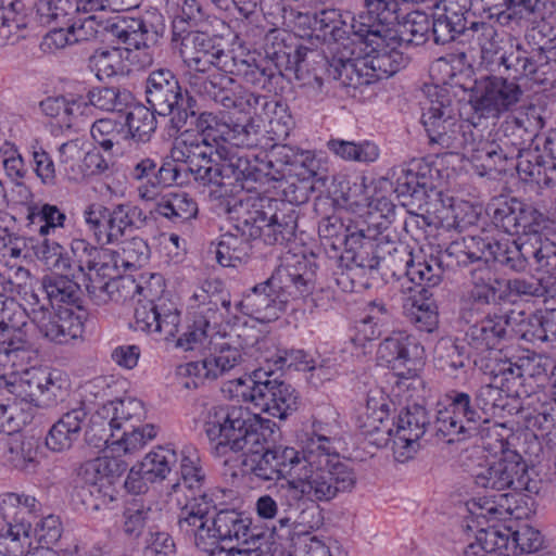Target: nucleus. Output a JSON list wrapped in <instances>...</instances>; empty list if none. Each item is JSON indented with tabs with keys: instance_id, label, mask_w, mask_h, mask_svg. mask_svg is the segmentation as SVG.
Returning a JSON list of instances; mask_svg holds the SVG:
<instances>
[{
	"instance_id": "4",
	"label": "nucleus",
	"mask_w": 556,
	"mask_h": 556,
	"mask_svg": "<svg viewBox=\"0 0 556 556\" xmlns=\"http://www.w3.org/2000/svg\"><path fill=\"white\" fill-rule=\"evenodd\" d=\"M68 28L74 43L98 38L104 40L109 36L113 43L125 45L126 50L148 49L156 45L161 37V31L152 23L121 16L104 20L92 14L76 20Z\"/></svg>"
},
{
	"instance_id": "40",
	"label": "nucleus",
	"mask_w": 556,
	"mask_h": 556,
	"mask_svg": "<svg viewBox=\"0 0 556 556\" xmlns=\"http://www.w3.org/2000/svg\"><path fill=\"white\" fill-rule=\"evenodd\" d=\"M38 291L46 294L41 302H45L49 308H53L55 305L76 304L79 300L80 287L66 276L50 275L42 278Z\"/></svg>"
},
{
	"instance_id": "20",
	"label": "nucleus",
	"mask_w": 556,
	"mask_h": 556,
	"mask_svg": "<svg viewBox=\"0 0 556 556\" xmlns=\"http://www.w3.org/2000/svg\"><path fill=\"white\" fill-rule=\"evenodd\" d=\"M522 314L509 311L507 313H488L482 318L469 324L466 331L467 343L476 350L496 349L510 337L514 324L521 320Z\"/></svg>"
},
{
	"instance_id": "16",
	"label": "nucleus",
	"mask_w": 556,
	"mask_h": 556,
	"mask_svg": "<svg viewBox=\"0 0 556 556\" xmlns=\"http://www.w3.org/2000/svg\"><path fill=\"white\" fill-rule=\"evenodd\" d=\"M201 547L207 548L214 542L250 545L264 540V532H255L252 520L235 508H222L211 517L208 531L201 533Z\"/></svg>"
},
{
	"instance_id": "34",
	"label": "nucleus",
	"mask_w": 556,
	"mask_h": 556,
	"mask_svg": "<svg viewBox=\"0 0 556 556\" xmlns=\"http://www.w3.org/2000/svg\"><path fill=\"white\" fill-rule=\"evenodd\" d=\"M463 152L481 176L491 173L502 174L509 170L502 156H500V153L497 149H495L492 140L490 138L484 139L481 137L477 139L473 131L471 132Z\"/></svg>"
},
{
	"instance_id": "3",
	"label": "nucleus",
	"mask_w": 556,
	"mask_h": 556,
	"mask_svg": "<svg viewBox=\"0 0 556 556\" xmlns=\"http://www.w3.org/2000/svg\"><path fill=\"white\" fill-rule=\"evenodd\" d=\"M276 425L268 419L250 412L240 405H219L208 410L204 422L206 437L216 442V452L226 454L227 450L233 453L252 451L265 441V433H274Z\"/></svg>"
},
{
	"instance_id": "23",
	"label": "nucleus",
	"mask_w": 556,
	"mask_h": 556,
	"mask_svg": "<svg viewBox=\"0 0 556 556\" xmlns=\"http://www.w3.org/2000/svg\"><path fill=\"white\" fill-rule=\"evenodd\" d=\"M215 154L223 161L225 181L232 185V181L240 182L242 187L244 181H257L262 176L275 177L271 172H265L261 165L262 159L258 155L233 149L226 144H218Z\"/></svg>"
},
{
	"instance_id": "24",
	"label": "nucleus",
	"mask_w": 556,
	"mask_h": 556,
	"mask_svg": "<svg viewBox=\"0 0 556 556\" xmlns=\"http://www.w3.org/2000/svg\"><path fill=\"white\" fill-rule=\"evenodd\" d=\"M186 502L180 508L178 515V527L181 532L187 535L193 536L195 547H201V533L208 531L211 517H208L212 509H216V505L211 495L206 492L200 494H185Z\"/></svg>"
},
{
	"instance_id": "55",
	"label": "nucleus",
	"mask_w": 556,
	"mask_h": 556,
	"mask_svg": "<svg viewBox=\"0 0 556 556\" xmlns=\"http://www.w3.org/2000/svg\"><path fill=\"white\" fill-rule=\"evenodd\" d=\"M220 127L222 129H218L220 138L233 149H252L260 142V126L251 117L243 124L225 123Z\"/></svg>"
},
{
	"instance_id": "2",
	"label": "nucleus",
	"mask_w": 556,
	"mask_h": 556,
	"mask_svg": "<svg viewBox=\"0 0 556 556\" xmlns=\"http://www.w3.org/2000/svg\"><path fill=\"white\" fill-rule=\"evenodd\" d=\"M228 212L242 236L270 245L292 240L300 217V207L273 198L238 200Z\"/></svg>"
},
{
	"instance_id": "11",
	"label": "nucleus",
	"mask_w": 556,
	"mask_h": 556,
	"mask_svg": "<svg viewBox=\"0 0 556 556\" xmlns=\"http://www.w3.org/2000/svg\"><path fill=\"white\" fill-rule=\"evenodd\" d=\"M86 224L99 244H114L122 240L128 229L143 225L146 216L140 207L130 204H115L106 207L100 203L87 206L84 212Z\"/></svg>"
},
{
	"instance_id": "27",
	"label": "nucleus",
	"mask_w": 556,
	"mask_h": 556,
	"mask_svg": "<svg viewBox=\"0 0 556 556\" xmlns=\"http://www.w3.org/2000/svg\"><path fill=\"white\" fill-rule=\"evenodd\" d=\"M87 415L83 407L64 413L50 428L46 437L47 447L53 452L70 450L80 438Z\"/></svg>"
},
{
	"instance_id": "28",
	"label": "nucleus",
	"mask_w": 556,
	"mask_h": 556,
	"mask_svg": "<svg viewBox=\"0 0 556 556\" xmlns=\"http://www.w3.org/2000/svg\"><path fill=\"white\" fill-rule=\"evenodd\" d=\"M261 165L265 167V172H271L276 176V169L303 176L309 170L313 173V167H321L319 161L309 152H296L289 146H274L270 153L262 159Z\"/></svg>"
},
{
	"instance_id": "47",
	"label": "nucleus",
	"mask_w": 556,
	"mask_h": 556,
	"mask_svg": "<svg viewBox=\"0 0 556 556\" xmlns=\"http://www.w3.org/2000/svg\"><path fill=\"white\" fill-rule=\"evenodd\" d=\"M127 470V464L116 457H97L90 459L81 465L79 475L85 482L89 484H97L99 481L106 480L112 484L114 481L122 477Z\"/></svg>"
},
{
	"instance_id": "54",
	"label": "nucleus",
	"mask_w": 556,
	"mask_h": 556,
	"mask_svg": "<svg viewBox=\"0 0 556 556\" xmlns=\"http://www.w3.org/2000/svg\"><path fill=\"white\" fill-rule=\"evenodd\" d=\"M87 98L91 105L106 112H122L132 99L127 89L118 86L93 87Z\"/></svg>"
},
{
	"instance_id": "25",
	"label": "nucleus",
	"mask_w": 556,
	"mask_h": 556,
	"mask_svg": "<svg viewBox=\"0 0 556 556\" xmlns=\"http://www.w3.org/2000/svg\"><path fill=\"white\" fill-rule=\"evenodd\" d=\"M530 358H519L513 362L506 359H493L486 367L490 369L491 381L495 383L509 397H519L525 384V376L532 375Z\"/></svg>"
},
{
	"instance_id": "12",
	"label": "nucleus",
	"mask_w": 556,
	"mask_h": 556,
	"mask_svg": "<svg viewBox=\"0 0 556 556\" xmlns=\"http://www.w3.org/2000/svg\"><path fill=\"white\" fill-rule=\"evenodd\" d=\"M425 349L418 340L404 331L392 332L377 350V359L401 378H413L424 365Z\"/></svg>"
},
{
	"instance_id": "7",
	"label": "nucleus",
	"mask_w": 556,
	"mask_h": 556,
	"mask_svg": "<svg viewBox=\"0 0 556 556\" xmlns=\"http://www.w3.org/2000/svg\"><path fill=\"white\" fill-rule=\"evenodd\" d=\"M488 255L490 260L513 271H526L533 258L539 269L545 270L556 283V244L545 240L535 245L531 238L518 237L517 240H488Z\"/></svg>"
},
{
	"instance_id": "15",
	"label": "nucleus",
	"mask_w": 556,
	"mask_h": 556,
	"mask_svg": "<svg viewBox=\"0 0 556 556\" xmlns=\"http://www.w3.org/2000/svg\"><path fill=\"white\" fill-rule=\"evenodd\" d=\"M340 40H333L332 56L329 59L328 78L340 81L344 87L357 88L363 86L366 77L364 71L365 41H359L354 35L353 24Z\"/></svg>"
},
{
	"instance_id": "14",
	"label": "nucleus",
	"mask_w": 556,
	"mask_h": 556,
	"mask_svg": "<svg viewBox=\"0 0 556 556\" xmlns=\"http://www.w3.org/2000/svg\"><path fill=\"white\" fill-rule=\"evenodd\" d=\"M523 94L520 86L508 77L488 76L480 80L470 102L476 113L484 118H497L511 110Z\"/></svg>"
},
{
	"instance_id": "17",
	"label": "nucleus",
	"mask_w": 556,
	"mask_h": 556,
	"mask_svg": "<svg viewBox=\"0 0 556 556\" xmlns=\"http://www.w3.org/2000/svg\"><path fill=\"white\" fill-rule=\"evenodd\" d=\"M448 400V407L438 413L434 422L437 433L443 437L465 434L477 431L481 422L488 421L475 395L452 391Z\"/></svg>"
},
{
	"instance_id": "56",
	"label": "nucleus",
	"mask_w": 556,
	"mask_h": 556,
	"mask_svg": "<svg viewBox=\"0 0 556 556\" xmlns=\"http://www.w3.org/2000/svg\"><path fill=\"white\" fill-rule=\"evenodd\" d=\"M509 429L503 424L493 422L492 420L481 422L477 431L466 432L464 438H477L481 441L483 450L493 455H504L508 448L507 435Z\"/></svg>"
},
{
	"instance_id": "8",
	"label": "nucleus",
	"mask_w": 556,
	"mask_h": 556,
	"mask_svg": "<svg viewBox=\"0 0 556 556\" xmlns=\"http://www.w3.org/2000/svg\"><path fill=\"white\" fill-rule=\"evenodd\" d=\"M229 75V73L219 71L207 76L191 74L188 81L190 87L200 96L228 111L233 110L251 115L256 113L260 105H267L266 97L244 89Z\"/></svg>"
},
{
	"instance_id": "18",
	"label": "nucleus",
	"mask_w": 556,
	"mask_h": 556,
	"mask_svg": "<svg viewBox=\"0 0 556 556\" xmlns=\"http://www.w3.org/2000/svg\"><path fill=\"white\" fill-rule=\"evenodd\" d=\"M430 426V415L420 404L403 407L395 421L393 451L395 459L405 463L419 451V440Z\"/></svg>"
},
{
	"instance_id": "50",
	"label": "nucleus",
	"mask_w": 556,
	"mask_h": 556,
	"mask_svg": "<svg viewBox=\"0 0 556 556\" xmlns=\"http://www.w3.org/2000/svg\"><path fill=\"white\" fill-rule=\"evenodd\" d=\"M498 468L497 459L485 460L484 463H479L473 468L471 477L473 483L478 488L498 492L497 495H494V497L498 498V506L509 511V498L513 497V493H503V484L501 483V475L498 473Z\"/></svg>"
},
{
	"instance_id": "48",
	"label": "nucleus",
	"mask_w": 556,
	"mask_h": 556,
	"mask_svg": "<svg viewBox=\"0 0 556 556\" xmlns=\"http://www.w3.org/2000/svg\"><path fill=\"white\" fill-rule=\"evenodd\" d=\"M11 437L3 444V454L14 468L31 472L36 467L37 450L31 439L23 438L18 431L9 433Z\"/></svg>"
},
{
	"instance_id": "37",
	"label": "nucleus",
	"mask_w": 556,
	"mask_h": 556,
	"mask_svg": "<svg viewBox=\"0 0 556 556\" xmlns=\"http://www.w3.org/2000/svg\"><path fill=\"white\" fill-rule=\"evenodd\" d=\"M27 316L37 326L40 333L52 342L62 344L75 337L71 331V320L63 317L62 312L52 313L45 302L28 311Z\"/></svg>"
},
{
	"instance_id": "5",
	"label": "nucleus",
	"mask_w": 556,
	"mask_h": 556,
	"mask_svg": "<svg viewBox=\"0 0 556 556\" xmlns=\"http://www.w3.org/2000/svg\"><path fill=\"white\" fill-rule=\"evenodd\" d=\"M236 381L238 396L273 417L285 419L299 407L296 390L271 369L258 368Z\"/></svg>"
},
{
	"instance_id": "61",
	"label": "nucleus",
	"mask_w": 556,
	"mask_h": 556,
	"mask_svg": "<svg viewBox=\"0 0 556 556\" xmlns=\"http://www.w3.org/2000/svg\"><path fill=\"white\" fill-rule=\"evenodd\" d=\"M546 162L536 152L526 150L523 157L517 159L513 165H509L510 169H516L523 180H533L538 185H544L551 187L556 182L553 176L547 174V169L544 166Z\"/></svg>"
},
{
	"instance_id": "38",
	"label": "nucleus",
	"mask_w": 556,
	"mask_h": 556,
	"mask_svg": "<svg viewBox=\"0 0 556 556\" xmlns=\"http://www.w3.org/2000/svg\"><path fill=\"white\" fill-rule=\"evenodd\" d=\"M154 212L173 224H186L197 217V201L187 192H168L155 203Z\"/></svg>"
},
{
	"instance_id": "53",
	"label": "nucleus",
	"mask_w": 556,
	"mask_h": 556,
	"mask_svg": "<svg viewBox=\"0 0 556 556\" xmlns=\"http://www.w3.org/2000/svg\"><path fill=\"white\" fill-rule=\"evenodd\" d=\"M157 114L150 105H134L126 114V125L132 139L140 142L150 141L156 130Z\"/></svg>"
},
{
	"instance_id": "29",
	"label": "nucleus",
	"mask_w": 556,
	"mask_h": 556,
	"mask_svg": "<svg viewBox=\"0 0 556 556\" xmlns=\"http://www.w3.org/2000/svg\"><path fill=\"white\" fill-rule=\"evenodd\" d=\"M194 299L199 301L201 311L195 315L193 324L177 340V346L186 351L194 350L204 344L208 337L207 330L211 320L215 319L218 311L217 301H213L205 289H202L200 293H194Z\"/></svg>"
},
{
	"instance_id": "58",
	"label": "nucleus",
	"mask_w": 556,
	"mask_h": 556,
	"mask_svg": "<svg viewBox=\"0 0 556 556\" xmlns=\"http://www.w3.org/2000/svg\"><path fill=\"white\" fill-rule=\"evenodd\" d=\"M46 380V371L33 368L25 370L14 380L7 381L5 386L10 393L20 397L22 401L38 405L42 382Z\"/></svg>"
},
{
	"instance_id": "64",
	"label": "nucleus",
	"mask_w": 556,
	"mask_h": 556,
	"mask_svg": "<svg viewBox=\"0 0 556 556\" xmlns=\"http://www.w3.org/2000/svg\"><path fill=\"white\" fill-rule=\"evenodd\" d=\"M12 287L10 298L20 295L26 307L25 312L39 306L41 302L40 291H38V280L31 276L30 271L24 267H18L13 277H10Z\"/></svg>"
},
{
	"instance_id": "1",
	"label": "nucleus",
	"mask_w": 556,
	"mask_h": 556,
	"mask_svg": "<svg viewBox=\"0 0 556 556\" xmlns=\"http://www.w3.org/2000/svg\"><path fill=\"white\" fill-rule=\"evenodd\" d=\"M265 441L242 455V466L264 481L282 480L281 498L299 509L306 503H330L340 494L350 493L356 485L357 476L341 463L315 464L311 455L291 446L268 445Z\"/></svg>"
},
{
	"instance_id": "26",
	"label": "nucleus",
	"mask_w": 556,
	"mask_h": 556,
	"mask_svg": "<svg viewBox=\"0 0 556 556\" xmlns=\"http://www.w3.org/2000/svg\"><path fill=\"white\" fill-rule=\"evenodd\" d=\"M269 280L254 286L239 302L241 311L247 315L255 316L260 320H273L286 309L283 300L277 298Z\"/></svg>"
},
{
	"instance_id": "35",
	"label": "nucleus",
	"mask_w": 556,
	"mask_h": 556,
	"mask_svg": "<svg viewBox=\"0 0 556 556\" xmlns=\"http://www.w3.org/2000/svg\"><path fill=\"white\" fill-rule=\"evenodd\" d=\"M320 167H313V173L298 176L295 173H283L282 169H276L279 176L270 177V179L280 181L281 201H288L294 206L300 207L308 201L311 193L314 191V180H323L319 173Z\"/></svg>"
},
{
	"instance_id": "46",
	"label": "nucleus",
	"mask_w": 556,
	"mask_h": 556,
	"mask_svg": "<svg viewBox=\"0 0 556 556\" xmlns=\"http://www.w3.org/2000/svg\"><path fill=\"white\" fill-rule=\"evenodd\" d=\"M235 222L236 219L232 218ZM250 240L242 236L240 231L236 229V223L233 224V231H228L222 236L220 241L216 248V260L222 266H237V263L245 262L250 254L252 247Z\"/></svg>"
},
{
	"instance_id": "19",
	"label": "nucleus",
	"mask_w": 556,
	"mask_h": 556,
	"mask_svg": "<svg viewBox=\"0 0 556 556\" xmlns=\"http://www.w3.org/2000/svg\"><path fill=\"white\" fill-rule=\"evenodd\" d=\"M129 176L135 181H146L138 187V195L146 201L156 199L159 190L173 185H184L181 166L173 162H159L157 155L140 159L130 169Z\"/></svg>"
},
{
	"instance_id": "43",
	"label": "nucleus",
	"mask_w": 556,
	"mask_h": 556,
	"mask_svg": "<svg viewBox=\"0 0 556 556\" xmlns=\"http://www.w3.org/2000/svg\"><path fill=\"white\" fill-rule=\"evenodd\" d=\"M206 481V472L197 454H182L180 460V478L169 485V494L190 492V495L200 494Z\"/></svg>"
},
{
	"instance_id": "57",
	"label": "nucleus",
	"mask_w": 556,
	"mask_h": 556,
	"mask_svg": "<svg viewBox=\"0 0 556 556\" xmlns=\"http://www.w3.org/2000/svg\"><path fill=\"white\" fill-rule=\"evenodd\" d=\"M522 201L510 198L497 200L488 207L492 223L508 235H518V216L521 214Z\"/></svg>"
},
{
	"instance_id": "33",
	"label": "nucleus",
	"mask_w": 556,
	"mask_h": 556,
	"mask_svg": "<svg viewBox=\"0 0 556 556\" xmlns=\"http://www.w3.org/2000/svg\"><path fill=\"white\" fill-rule=\"evenodd\" d=\"M418 294L408 296L403 304V313L406 319L424 332H432L438 328L439 315L432 293L425 287Z\"/></svg>"
},
{
	"instance_id": "6",
	"label": "nucleus",
	"mask_w": 556,
	"mask_h": 556,
	"mask_svg": "<svg viewBox=\"0 0 556 556\" xmlns=\"http://www.w3.org/2000/svg\"><path fill=\"white\" fill-rule=\"evenodd\" d=\"M147 103L160 115L172 116L173 128L179 131L195 116L197 100L184 89L178 77L168 68H159L146 78Z\"/></svg>"
},
{
	"instance_id": "52",
	"label": "nucleus",
	"mask_w": 556,
	"mask_h": 556,
	"mask_svg": "<svg viewBox=\"0 0 556 556\" xmlns=\"http://www.w3.org/2000/svg\"><path fill=\"white\" fill-rule=\"evenodd\" d=\"M364 5L368 20L374 22L368 26L382 30V35L387 36V33L399 24L402 14L397 0H364Z\"/></svg>"
},
{
	"instance_id": "42",
	"label": "nucleus",
	"mask_w": 556,
	"mask_h": 556,
	"mask_svg": "<svg viewBox=\"0 0 556 556\" xmlns=\"http://www.w3.org/2000/svg\"><path fill=\"white\" fill-rule=\"evenodd\" d=\"M358 224L348 219V224L337 216L323 217L318 223V233L321 239L329 242V245L337 250L341 247H355L358 241Z\"/></svg>"
},
{
	"instance_id": "59",
	"label": "nucleus",
	"mask_w": 556,
	"mask_h": 556,
	"mask_svg": "<svg viewBox=\"0 0 556 556\" xmlns=\"http://www.w3.org/2000/svg\"><path fill=\"white\" fill-rule=\"evenodd\" d=\"M176 463V452L160 446L147 454L143 460L138 464L139 472L143 473L149 482H154L157 479L163 480Z\"/></svg>"
},
{
	"instance_id": "45",
	"label": "nucleus",
	"mask_w": 556,
	"mask_h": 556,
	"mask_svg": "<svg viewBox=\"0 0 556 556\" xmlns=\"http://www.w3.org/2000/svg\"><path fill=\"white\" fill-rule=\"evenodd\" d=\"M508 48L509 50L502 56L496 66H503L510 80L517 81L522 77H527L535 84L543 85L542 76H539V70L536 68L535 53L528 56L527 52L519 49V47L514 49L513 46L509 45Z\"/></svg>"
},
{
	"instance_id": "13",
	"label": "nucleus",
	"mask_w": 556,
	"mask_h": 556,
	"mask_svg": "<svg viewBox=\"0 0 556 556\" xmlns=\"http://www.w3.org/2000/svg\"><path fill=\"white\" fill-rule=\"evenodd\" d=\"M394 192L401 205L410 214L429 204L431 193L435 192L431 166L422 160H413L406 167L399 168Z\"/></svg>"
},
{
	"instance_id": "62",
	"label": "nucleus",
	"mask_w": 556,
	"mask_h": 556,
	"mask_svg": "<svg viewBox=\"0 0 556 556\" xmlns=\"http://www.w3.org/2000/svg\"><path fill=\"white\" fill-rule=\"evenodd\" d=\"M71 252L73 254L72 266L75 265L85 276L87 275L86 270L97 273L108 267L102 262L105 251L92 245L85 239H74L71 243Z\"/></svg>"
},
{
	"instance_id": "32",
	"label": "nucleus",
	"mask_w": 556,
	"mask_h": 556,
	"mask_svg": "<svg viewBox=\"0 0 556 556\" xmlns=\"http://www.w3.org/2000/svg\"><path fill=\"white\" fill-rule=\"evenodd\" d=\"M486 243L488 240L481 237H464L451 242L443 252L439 253V256L446 268L466 267L472 263L485 261Z\"/></svg>"
},
{
	"instance_id": "10",
	"label": "nucleus",
	"mask_w": 556,
	"mask_h": 556,
	"mask_svg": "<svg viewBox=\"0 0 556 556\" xmlns=\"http://www.w3.org/2000/svg\"><path fill=\"white\" fill-rule=\"evenodd\" d=\"M435 94L437 99L430 101V105L421 115V123L430 143L438 144L451 153L463 151L472 129L469 125L456 121L446 90L442 89Z\"/></svg>"
},
{
	"instance_id": "41",
	"label": "nucleus",
	"mask_w": 556,
	"mask_h": 556,
	"mask_svg": "<svg viewBox=\"0 0 556 556\" xmlns=\"http://www.w3.org/2000/svg\"><path fill=\"white\" fill-rule=\"evenodd\" d=\"M496 287L491 282H475V286L462 300L460 318L466 324H471L489 312L486 308L496 301Z\"/></svg>"
},
{
	"instance_id": "9",
	"label": "nucleus",
	"mask_w": 556,
	"mask_h": 556,
	"mask_svg": "<svg viewBox=\"0 0 556 556\" xmlns=\"http://www.w3.org/2000/svg\"><path fill=\"white\" fill-rule=\"evenodd\" d=\"M353 28L356 38L365 41V49H369L365 52L363 62V76L368 79H365L363 85L387 79L406 66L408 58L399 49L386 43L387 36L382 35V30L362 21H354Z\"/></svg>"
},
{
	"instance_id": "30",
	"label": "nucleus",
	"mask_w": 556,
	"mask_h": 556,
	"mask_svg": "<svg viewBox=\"0 0 556 556\" xmlns=\"http://www.w3.org/2000/svg\"><path fill=\"white\" fill-rule=\"evenodd\" d=\"M228 73L241 77L245 84L268 91L280 77L278 71L273 68L268 61L257 62L252 56L241 58L233 52Z\"/></svg>"
},
{
	"instance_id": "21",
	"label": "nucleus",
	"mask_w": 556,
	"mask_h": 556,
	"mask_svg": "<svg viewBox=\"0 0 556 556\" xmlns=\"http://www.w3.org/2000/svg\"><path fill=\"white\" fill-rule=\"evenodd\" d=\"M248 342L235 345L223 341L213 344V351L203 359L187 365L189 375L215 380L245 363Z\"/></svg>"
},
{
	"instance_id": "44",
	"label": "nucleus",
	"mask_w": 556,
	"mask_h": 556,
	"mask_svg": "<svg viewBox=\"0 0 556 556\" xmlns=\"http://www.w3.org/2000/svg\"><path fill=\"white\" fill-rule=\"evenodd\" d=\"M431 18L421 11H412L401 15L399 24L393 28L400 43L420 46L430 35Z\"/></svg>"
},
{
	"instance_id": "51",
	"label": "nucleus",
	"mask_w": 556,
	"mask_h": 556,
	"mask_svg": "<svg viewBox=\"0 0 556 556\" xmlns=\"http://www.w3.org/2000/svg\"><path fill=\"white\" fill-rule=\"evenodd\" d=\"M108 409H98L86 426L85 441L91 447L102 450L112 444V441H116L114 431L117 428L114 426V419L108 417Z\"/></svg>"
},
{
	"instance_id": "39",
	"label": "nucleus",
	"mask_w": 556,
	"mask_h": 556,
	"mask_svg": "<svg viewBox=\"0 0 556 556\" xmlns=\"http://www.w3.org/2000/svg\"><path fill=\"white\" fill-rule=\"evenodd\" d=\"M469 30L471 38L480 47L483 62L496 66L502 56L507 52V43L494 26L484 22H470Z\"/></svg>"
},
{
	"instance_id": "22",
	"label": "nucleus",
	"mask_w": 556,
	"mask_h": 556,
	"mask_svg": "<svg viewBox=\"0 0 556 556\" xmlns=\"http://www.w3.org/2000/svg\"><path fill=\"white\" fill-rule=\"evenodd\" d=\"M269 285L278 293L279 299L287 305L290 300H295L311 293L315 287V273L311 264L305 260L295 263H286L279 266L268 278Z\"/></svg>"
},
{
	"instance_id": "60",
	"label": "nucleus",
	"mask_w": 556,
	"mask_h": 556,
	"mask_svg": "<svg viewBox=\"0 0 556 556\" xmlns=\"http://www.w3.org/2000/svg\"><path fill=\"white\" fill-rule=\"evenodd\" d=\"M27 11L21 0H0V46L26 26Z\"/></svg>"
},
{
	"instance_id": "36",
	"label": "nucleus",
	"mask_w": 556,
	"mask_h": 556,
	"mask_svg": "<svg viewBox=\"0 0 556 556\" xmlns=\"http://www.w3.org/2000/svg\"><path fill=\"white\" fill-rule=\"evenodd\" d=\"M498 473L503 484V493H520L531 491L528 464L516 451L505 452L497 458Z\"/></svg>"
},
{
	"instance_id": "31",
	"label": "nucleus",
	"mask_w": 556,
	"mask_h": 556,
	"mask_svg": "<svg viewBox=\"0 0 556 556\" xmlns=\"http://www.w3.org/2000/svg\"><path fill=\"white\" fill-rule=\"evenodd\" d=\"M395 256L403 263L404 274L412 282L420 287H434L438 286L442 279L444 265L440 256H430L429 260L415 262L412 252L407 249L395 251Z\"/></svg>"
},
{
	"instance_id": "63",
	"label": "nucleus",
	"mask_w": 556,
	"mask_h": 556,
	"mask_svg": "<svg viewBox=\"0 0 556 556\" xmlns=\"http://www.w3.org/2000/svg\"><path fill=\"white\" fill-rule=\"evenodd\" d=\"M483 12L502 25L508 24L516 15V7H523L528 12L539 9L541 0H479Z\"/></svg>"
},
{
	"instance_id": "49",
	"label": "nucleus",
	"mask_w": 556,
	"mask_h": 556,
	"mask_svg": "<svg viewBox=\"0 0 556 556\" xmlns=\"http://www.w3.org/2000/svg\"><path fill=\"white\" fill-rule=\"evenodd\" d=\"M430 30L437 45H446L456 40L460 35L470 34L467 16L454 13L452 9L433 17Z\"/></svg>"
}]
</instances>
